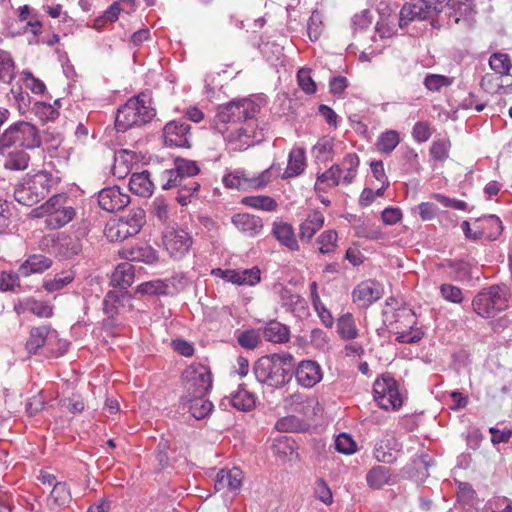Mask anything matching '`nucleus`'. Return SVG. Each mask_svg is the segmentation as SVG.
Wrapping results in <instances>:
<instances>
[{
  "instance_id": "62",
  "label": "nucleus",
  "mask_w": 512,
  "mask_h": 512,
  "mask_svg": "<svg viewBox=\"0 0 512 512\" xmlns=\"http://www.w3.org/2000/svg\"><path fill=\"white\" fill-rule=\"evenodd\" d=\"M440 293L442 297L449 302L461 303L463 301L461 289L452 284H442L440 286Z\"/></svg>"
},
{
  "instance_id": "58",
  "label": "nucleus",
  "mask_w": 512,
  "mask_h": 512,
  "mask_svg": "<svg viewBox=\"0 0 512 512\" xmlns=\"http://www.w3.org/2000/svg\"><path fill=\"white\" fill-rule=\"evenodd\" d=\"M450 277L456 281L469 280L471 278L470 264L464 260H457L450 272Z\"/></svg>"
},
{
  "instance_id": "32",
  "label": "nucleus",
  "mask_w": 512,
  "mask_h": 512,
  "mask_svg": "<svg viewBox=\"0 0 512 512\" xmlns=\"http://www.w3.org/2000/svg\"><path fill=\"white\" fill-rule=\"evenodd\" d=\"M313 152L316 154V160L320 162H327L332 160L334 155V140L328 137H322L313 147Z\"/></svg>"
},
{
  "instance_id": "9",
  "label": "nucleus",
  "mask_w": 512,
  "mask_h": 512,
  "mask_svg": "<svg viewBox=\"0 0 512 512\" xmlns=\"http://www.w3.org/2000/svg\"><path fill=\"white\" fill-rule=\"evenodd\" d=\"M137 105L138 98H130L118 109L115 118V128L118 132H125L133 126H140Z\"/></svg>"
},
{
  "instance_id": "49",
  "label": "nucleus",
  "mask_w": 512,
  "mask_h": 512,
  "mask_svg": "<svg viewBox=\"0 0 512 512\" xmlns=\"http://www.w3.org/2000/svg\"><path fill=\"white\" fill-rule=\"evenodd\" d=\"M322 28V16L317 10H315L312 12L307 23V32L310 40L316 41L322 33Z\"/></svg>"
},
{
  "instance_id": "41",
  "label": "nucleus",
  "mask_w": 512,
  "mask_h": 512,
  "mask_svg": "<svg viewBox=\"0 0 512 512\" xmlns=\"http://www.w3.org/2000/svg\"><path fill=\"white\" fill-rule=\"evenodd\" d=\"M26 310L38 317L49 318L53 315V308L47 302L36 299H27L24 303Z\"/></svg>"
},
{
  "instance_id": "35",
  "label": "nucleus",
  "mask_w": 512,
  "mask_h": 512,
  "mask_svg": "<svg viewBox=\"0 0 512 512\" xmlns=\"http://www.w3.org/2000/svg\"><path fill=\"white\" fill-rule=\"evenodd\" d=\"M490 301L491 307L495 312H500L507 307L506 298L503 289L498 285H493L484 291Z\"/></svg>"
},
{
  "instance_id": "12",
  "label": "nucleus",
  "mask_w": 512,
  "mask_h": 512,
  "mask_svg": "<svg viewBox=\"0 0 512 512\" xmlns=\"http://www.w3.org/2000/svg\"><path fill=\"white\" fill-rule=\"evenodd\" d=\"M232 223L250 237L257 236L263 229L262 219L248 213H237L232 216Z\"/></svg>"
},
{
  "instance_id": "7",
  "label": "nucleus",
  "mask_w": 512,
  "mask_h": 512,
  "mask_svg": "<svg viewBox=\"0 0 512 512\" xmlns=\"http://www.w3.org/2000/svg\"><path fill=\"white\" fill-rule=\"evenodd\" d=\"M131 202L128 194H123L117 186L102 189L98 194L99 206L107 212L122 210Z\"/></svg>"
},
{
  "instance_id": "4",
  "label": "nucleus",
  "mask_w": 512,
  "mask_h": 512,
  "mask_svg": "<svg viewBox=\"0 0 512 512\" xmlns=\"http://www.w3.org/2000/svg\"><path fill=\"white\" fill-rule=\"evenodd\" d=\"M441 8L446 26L461 25L467 30L473 27L476 14L473 0H447Z\"/></svg>"
},
{
  "instance_id": "44",
  "label": "nucleus",
  "mask_w": 512,
  "mask_h": 512,
  "mask_svg": "<svg viewBox=\"0 0 512 512\" xmlns=\"http://www.w3.org/2000/svg\"><path fill=\"white\" fill-rule=\"evenodd\" d=\"M14 62L10 54L0 49V80L11 82L14 79Z\"/></svg>"
},
{
  "instance_id": "51",
  "label": "nucleus",
  "mask_w": 512,
  "mask_h": 512,
  "mask_svg": "<svg viewBox=\"0 0 512 512\" xmlns=\"http://www.w3.org/2000/svg\"><path fill=\"white\" fill-rule=\"evenodd\" d=\"M311 70L308 68H301L297 73V80L300 88L307 94H314L317 90V85L310 76Z\"/></svg>"
},
{
  "instance_id": "27",
  "label": "nucleus",
  "mask_w": 512,
  "mask_h": 512,
  "mask_svg": "<svg viewBox=\"0 0 512 512\" xmlns=\"http://www.w3.org/2000/svg\"><path fill=\"white\" fill-rule=\"evenodd\" d=\"M337 332L343 340H352L358 337V329L351 313H345L337 319Z\"/></svg>"
},
{
  "instance_id": "18",
  "label": "nucleus",
  "mask_w": 512,
  "mask_h": 512,
  "mask_svg": "<svg viewBox=\"0 0 512 512\" xmlns=\"http://www.w3.org/2000/svg\"><path fill=\"white\" fill-rule=\"evenodd\" d=\"M50 331L51 327L48 325L32 327L30 329L29 338L25 344L28 354H37L38 350L45 345Z\"/></svg>"
},
{
  "instance_id": "26",
  "label": "nucleus",
  "mask_w": 512,
  "mask_h": 512,
  "mask_svg": "<svg viewBox=\"0 0 512 512\" xmlns=\"http://www.w3.org/2000/svg\"><path fill=\"white\" fill-rule=\"evenodd\" d=\"M305 167V150L298 148L289 154L288 166L283 178H291L300 175Z\"/></svg>"
},
{
  "instance_id": "17",
  "label": "nucleus",
  "mask_w": 512,
  "mask_h": 512,
  "mask_svg": "<svg viewBox=\"0 0 512 512\" xmlns=\"http://www.w3.org/2000/svg\"><path fill=\"white\" fill-rule=\"evenodd\" d=\"M129 188L133 194L141 197H149L153 192V183L150 180V173L144 170L140 173H133L129 180Z\"/></svg>"
},
{
  "instance_id": "16",
  "label": "nucleus",
  "mask_w": 512,
  "mask_h": 512,
  "mask_svg": "<svg viewBox=\"0 0 512 512\" xmlns=\"http://www.w3.org/2000/svg\"><path fill=\"white\" fill-rule=\"evenodd\" d=\"M135 267L130 263L119 264L112 274L111 283L115 288L127 291L134 283Z\"/></svg>"
},
{
  "instance_id": "57",
  "label": "nucleus",
  "mask_w": 512,
  "mask_h": 512,
  "mask_svg": "<svg viewBox=\"0 0 512 512\" xmlns=\"http://www.w3.org/2000/svg\"><path fill=\"white\" fill-rule=\"evenodd\" d=\"M335 449L339 453L349 455L356 451V443L354 442L350 435L346 433H341L335 439Z\"/></svg>"
},
{
  "instance_id": "24",
  "label": "nucleus",
  "mask_w": 512,
  "mask_h": 512,
  "mask_svg": "<svg viewBox=\"0 0 512 512\" xmlns=\"http://www.w3.org/2000/svg\"><path fill=\"white\" fill-rule=\"evenodd\" d=\"M229 403L239 411H249L255 406V397L240 385L237 391L231 393Z\"/></svg>"
},
{
  "instance_id": "54",
  "label": "nucleus",
  "mask_w": 512,
  "mask_h": 512,
  "mask_svg": "<svg viewBox=\"0 0 512 512\" xmlns=\"http://www.w3.org/2000/svg\"><path fill=\"white\" fill-rule=\"evenodd\" d=\"M337 233L334 230L323 232L317 239L320 244L319 251L322 254L331 252L336 247Z\"/></svg>"
},
{
  "instance_id": "53",
  "label": "nucleus",
  "mask_w": 512,
  "mask_h": 512,
  "mask_svg": "<svg viewBox=\"0 0 512 512\" xmlns=\"http://www.w3.org/2000/svg\"><path fill=\"white\" fill-rule=\"evenodd\" d=\"M170 444L168 440L161 439L155 450V457L158 462V470H163L170 466V458L168 456V450Z\"/></svg>"
},
{
  "instance_id": "47",
  "label": "nucleus",
  "mask_w": 512,
  "mask_h": 512,
  "mask_svg": "<svg viewBox=\"0 0 512 512\" xmlns=\"http://www.w3.org/2000/svg\"><path fill=\"white\" fill-rule=\"evenodd\" d=\"M453 78L439 74H428L424 79L425 87L430 91H439L442 87L450 86Z\"/></svg>"
},
{
  "instance_id": "48",
  "label": "nucleus",
  "mask_w": 512,
  "mask_h": 512,
  "mask_svg": "<svg viewBox=\"0 0 512 512\" xmlns=\"http://www.w3.org/2000/svg\"><path fill=\"white\" fill-rule=\"evenodd\" d=\"M73 279L74 275L71 272H65L60 275H56L52 280L45 281L43 283V287L48 292H54L71 283Z\"/></svg>"
},
{
  "instance_id": "6",
  "label": "nucleus",
  "mask_w": 512,
  "mask_h": 512,
  "mask_svg": "<svg viewBox=\"0 0 512 512\" xmlns=\"http://www.w3.org/2000/svg\"><path fill=\"white\" fill-rule=\"evenodd\" d=\"M191 125L184 122L170 121L163 129L164 144L166 146L190 148L189 132Z\"/></svg>"
},
{
  "instance_id": "61",
  "label": "nucleus",
  "mask_w": 512,
  "mask_h": 512,
  "mask_svg": "<svg viewBox=\"0 0 512 512\" xmlns=\"http://www.w3.org/2000/svg\"><path fill=\"white\" fill-rule=\"evenodd\" d=\"M238 343L246 349H254L258 346L261 339L255 330H246L237 337Z\"/></svg>"
},
{
  "instance_id": "50",
  "label": "nucleus",
  "mask_w": 512,
  "mask_h": 512,
  "mask_svg": "<svg viewBox=\"0 0 512 512\" xmlns=\"http://www.w3.org/2000/svg\"><path fill=\"white\" fill-rule=\"evenodd\" d=\"M236 109H238V106L236 105V100H232L226 104L219 105L217 109L216 118L221 123H235L234 116L236 115Z\"/></svg>"
},
{
  "instance_id": "34",
  "label": "nucleus",
  "mask_w": 512,
  "mask_h": 512,
  "mask_svg": "<svg viewBox=\"0 0 512 512\" xmlns=\"http://www.w3.org/2000/svg\"><path fill=\"white\" fill-rule=\"evenodd\" d=\"M242 203L265 211H273L277 208V202L272 197L265 195L244 197Z\"/></svg>"
},
{
  "instance_id": "13",
  "label": "nucleus",
  "mask_w": 512,
  "mask_h": 512,
  "mask_svg": "<svg viewBox=\"0 0 512 512\" xmlns=\"http://www.w3.org/2000/svg\"><path fill=\"white\" fill-rule=\"evenodd\" d=\"M174 163V169L164 171V174H166L167 177L170 178L171 183H174L176 179L180 177L191 179L192 176L197 175L200 171L197 163L192 160H186L181 157H177L174 160Z\"/></svg>"
},
{
  "instance_id": "31",
  "label": "nucleus",
  "mask_w": 512,
  "mask_h": 512,
  "mask_svg": "<svg viewBox=\"0 0 512 512\" xmlns=\"http://www.w3.org/2000/svg\"><path fill=\"white\" fill-rule=\"evenodd\" d=\"M342 169L338 164L332 165L327 171L317 175V181L315 184L316 192H326L325 187L322 185L327 183L329 180L332 181L333 186H338L340 183V175Z\"/></svg>"
},
{
  "instance_id": "55",
  "label": "nucleus",
  "mask_w": 512,
  "mask_h": 512,
  "mask_svg": "<svg viewBox=\"0 0 512 512\" xmlns=\"http://www.w3.org/2000/svg\"><path fill=\"white\" fill-rule=\"evenodd\" d=\"M275 427L281 432H297L301 430L302 423L298 417L289 415L279 419Z\"/></svg>"
},
{
  "instance_id": "60",
  "label": "nucleus",
  "mask_w": 512,
  "mask_h": 512,
  "mask_svg": "<svg viewBox=\"0 0 512 512\" xmlns=\"http://www.w3.org/2000/svg\"><path fill=\"white\" fill-rule=\"evenodd\" d=\"M150 212L160 221H166L168 217V204L163 196H157L150 204Z\"/></svg>"
},
{
  "instance_id": "39",
  "label": "nucleus",
  "mask_w": 512,
  "mask_h": 512,
  "mask_svg": "<svg viewBox=\"0 0 512 512\" xmlns=\"http://www.w3.org/2000/svg\"><path fill=\"white\" fill-rule=\"evenodd\" d=\"M168 285L162 280H153L137 286L136 293L141 295H167Z\"/></svg>"
},
{
  "instance_id": "64",
  "label": "nucleus",
  "mask_w": 512,
  "mask_h": 512,
  "mask_svg": "<svg viewBox=\"0 0 512 512\" xmlns=\"http://www.w3.org/2000/svg\"><path fill=\"white\" fill-rule=\"evenodd\" d=\"M315 497L326 505L333 502L332 492L324 479L320 478L315 483Z\"/></svg>"
},
{
  "instance_id": "15",
  "label": "nucleus",
  "mask_w": 512,
  "mask_h": 512,
  "mask_svg": "<svg viewBox=\"0 0 512 512\" xmlns=\"http://www.w3.org/2000/svg\"><path fill=\"white\" fill-rule=\"evenodd\" d=\"M52 259L42 254L30 255L25 262L19 267L20 275L27 277L34 273H42L52 266Z\"/></svg>"
},
{
  "instance_id": "14",
  "label": "nucleus",
  "mask_w": 512,
  "mask_h": 512,
  "mask_svg": "<svg viewBox=\"0 0 512 512\" xmlns=\"http://www.w3.org/2000/svg\"><path fill=\"white\" fill-rule=\"evenodd\" d=\"M242 471L234 467L231 470H220L217 473L215 489L217 491L227 488L229 491H236L241 487Z\"/></svg>"
},
{
  "instance_id": "56",
  "label": "nucleus",
  "mask_w": 512,
  "mask_h": 512,
  "mask_svg": "<svg viewBox=\"0 0 512 512\" xmlns=\"http://www.w3.org/2000/svg\"><path fill=\"white\" fill-rule=\"evenodd\" d=\"M142 97H144L143 94L135 97L138 98L137 112L139 111V113H137V117L140 122V126L148 123L156 115L155 109L147 106Z\"/></svg>"
},
{
  "instance_id": "21",
  "label": "nucleus",
  "mask_w": 512,
  "mask_h": 512,
  "mask_svg": "<svg viewBox=\"0 0 512 512\" xmlns=\"http://www.w3.org/2000/svg\"><path fill=\"white\" fill-rule=\"evenodd\" d=\"M263 335L269 342L284 343L289 340L290 330L286 325L276 320H271L264 327Z\"/></svg>"
},
{
  "instance_id": "45",
  "label": "nucleus",
  "mask_w": 512,
  "mask_h": 512,
  "mask_svg": "<svg viewBox=\"0 0 512 512\" xmlns=\"http://www.w3.org/2000/svg\"><path fill=\"white\" fill-rule=\"evenodd\" d=\"M122 219L129 224L132 233L138 234L145 224V210L140 207L134 208L127 217H123Z\"/></svg>"
},
{
  "instance_id": "8",
  "label": "nucleus",
  "mask_w": 512,
  "mask_h": 512,
  "mask_svg": "<svg viewBox=\"0 0 512 512\" xmlns=\"http://www.w3.org/2000/svg\"><path fill=\"white\" fill-rule=\"evenodd\" d=\"M293 376L301 386L311 388L321 381L322 372L316 361L303 360L294 368Z\"/></svg>"
},
{
  "instance_id": "42",
  "label": "nucleus",
  "mask_w": 512,
  "mask_h": 512,
  "mask_svg": "<svg viewBox=\"0 0 512 512\" xmlns=\"http://www.w3.org/2000/svg\"><path fill=\"white\" fill-rule=\"evenodd\" d=\"M492 70L496 73L507 75L512 67L511 60L507 54L494 53L489 59Z\"/></svg>"
},
{
  "instance_id": "40",
  "label": "nucleus",
  "mask_w": 512,
  "mask_h": 512,
  "mask_svg": "<svg viewBox=\"0 0 512 512\" xmlns=\"http://www.w3.org/2000/svg\"><path fill=\"white\" fill-rule=\"evenodd\" d=\"M422 6H418L416 4H405L399 13V26L400 28L406 27L409 22L413 21L416 18L422 17Z\"/></svg>"
},
{
  "instance_id": "22",
  "label": "nucleus",
  "mask_w": 512,
  "mask_h": 512,
  "mask_svg": "<svg viewBox=\"0 0 512 512\" xmlns=\"http://www.w3.org/2000/svg\"><path fill=\"white\" fill-rule=\"evenodd\" d=\"M76 215V212L71 206H62L57 208V211H53L51 215H48L45 223L50 229H59L69 223Z\"/></svg>"
},
{
  "instance_id": "36",
  "label": "nucleus",
  "mask_w": 512,
  "mask_h": 512,
  "mask_svg": "<svg viewBox=\"0 0 512 512\" xmlns=\"http://www.w3.org/2000/svg\"><path fill=\"white\" fill-rule=\"evenodd\" d=\"M236 115L234 116L235 122L247 121L252 119L257 112L255 103L247 98L236 100Z\"/></svg>"
},
{
  "instance_id": "33",
  "label": "nucleus",
  "mask_w": 512,
  "mask_h": 512,
  "mask_svg": "<svg viewBox=\"0 0 512 512\" xmlns=\"http://www.w3.org/2000/svg\"><path fill=\"white\" fill-rule=\"evenodd\" d=\"M30 156L24 150H16L8 153L4 167L9 170H25L28 167Z\"/></svg>"
},
{
  "instance_id": "59",
  "label": "nucleus",
  "mask_w": 512,
  "mask_h": 512,
  "mask_svg": "<svg viewBox=\"0 0 512 512\" xmlns=\"http://www.w3.org/2000/svg\"><path fill=\"white\" fill-rule=\"evenodd\" d=\"M402 404L403 400L399 393V388L395 389V393L389 392V394H387L382 400H378L379 407L385 410H389L390 408L392 410H397L402 406Z\"/></svg>"
},
{
  "instance_id": "28",
  "label": "nucleus",
  "mask_w": 512,
  "mask_h": 512,
  "mask_svg": "<svg viewBox=\"0 0 512 512\" xmlns=\"http://www.w3.org/2000/svg\"><path fill=\"white\" fill-rule=\"evenodd\" d=\"M181 403L184 407L187 405L188 410L197 420H201L208 416L214 407L212 402L205 397L193 398L191 401H183Z\"/></svg>"
},
{
  "instance_id": "20",
  "label": "nucleus",
  "mask_w": 512,
  "mask_h": 512,
  "mask_svg": "<svg viewBox=\"0 0 512 512\" xmlns=\"http://www.w3.org/2000/svg\"><path fill=\"white\" fill-rule=\"evenodd\" d=\"M324 216L320 211H314L301 224L299 237L302 241H310L315 233L322 228Z\"/></svg>"
},
{
  "instance_id": "25",
  "label": "nucleus",
  "mask_w": 512,
  "mask_h": 512,
  "mask_svg": "<svg viewBox=\"0 0 512 512\" xmlns=\"http://www.w3.org/2000/svg\"><path fill=\"white\" fill-rule=\"evenodd\" d=\"M391 476L392 473L390 468L378 465L368 471L366 480L371 488L380 489L385 484L390 483Z\"/></svg>"
},
{
  "instance_id": "30",
  "label": "nucleus",
  "mask_w": 512,
  "mask_h": 512,
  "mask_svg": "<svg viewBox=\"0 0 512 512\" xmlns=\"http://www.w3.org/2000/svg\"><path fill=\"white\" fill-rule=\"evenodd\" d=\"M136 234L132 233V229L127 222H124V219H119L117 223L106 228V236L110 241H123Z\"/></svg>"
},
{
  "instance_id": "52",
  "label": "nucleus",
  "mask_w": 512,
  "mask_h": 512,
  "mask_svg": "<svg viewBox=\"0 0 512 512\" xmlns=\"http://www.w3.org/2000/svg\"><path fill=\"white\" fill-rule=\"evenodd\" d=\"M479 221H482L490 227V232L488 234L485 233V236L490 240H496L504 229L500 218L496 215H489L482 219H477V222Z\"/></svg>"
},
{
  "instance_id": "63",
  "label": "nucleus",
  "mask_w": 512,
  "mask_h": 512,
  "mask_svg": "<svg viewBox=\"0 0 512 512\" xmlns=\"http://www.w3.org/2000/svg\"><path fill=\"white\" fill-rule=\"evenodd\" d=\"M238 274L240 275V283L238 285L246 284L253 286L261 280L260 269L256 266L251 269L238 270Z\"/></svg>"
},
{
  "instance_id": "3",
  "label": "nucleus",
  "mask_w": 512,
  "mask_h": 512,
  "mask_svg": "<svg viewBox=\"0 0 512 512\" xmlns=\"http://www.w3.org/2000/svg\"><path fill=\"white\" fill-rule=\"evenodd\" d=\"M182 377L185 381V392L181 396V402L206 397L212 387L211 372L206 366H190L183 372Z\"/></svg>"
},
{
  "instance_id": "1",
  "label": "nucleus",
  "mask_w": 512,
  "mask_h": 512,
  "mask_svg": "<svg viewBox=\"0 0 512 512\" xmlns=\"http://www.w3.org/2000/svg\"><path fill=\"white\" fill-rule=\"evenodd\" d=\"M295 366V359L290 353H272L254 363L253 373L259 383L281 388L291 381Z\"/></svg>"
},
{
  "instance_id": "11",
  "label": "nucleus",
  "mask_w": 512,
  "mask_h": 512,
  "mask_svg": "<svg viewBox=\"0 0 512 512\" xmlns=\"http://www.w3.org/2000/svg\"><path fill=\"white\" fill-rule=\"evenodd\" d=\"M353 301L362 307H368L381 298V291L374 281H364L358 284L352 293Z\"/></svg>"
},
{
  "instance_id": "19",
  "label": "nucleus",
  "mask_w": 512,
  "mask_h": 512,
  "mask_svg": "<svg viewBox=\"0 0 512 512\" xmlns=\"http://www.w3.org/2000/svg\"><path fill=\"white\" fill-rule=\"evenodd\" d=\"M272 233L275 238L290 250H298V242L295 238L293 227L288 223H274Z\"/></svg>"
},
{
  "instance_id": "43",
  "label": "nucleus",
  "mask_w": 512,
  "mask_h": 512,
  "mask_svg": "<svg viewBox=\"0 0 512 512\" xmlns=\"http://www.w3.org/2000/svg\"><path fill=\"white\" fill-rule=\"evenodd\" d=\"M50 499L59 507L69 503L71 500V494L67 485L62 482L54 484L50 493Z\"/></svg>"
},
{
  "instance_id": "2",
  "label": "nucleus",
  "mask_w": 512,
  "mask_h": 512,
  "mask_svg": "<svg viewBox=\"0 0 512 512\" xmlns=\"http://www.w3.org/2000/svg\"><path fill=\"white\" fill-rule=\"evenodd\" d=\"M38 128L27 121H18L10 125L0 137V148L12 146L35 149L41 145Z\"/></svg>"
},
{
  "instance_id": "46",
  "label": "nucleus",
  "mask_w": 512,
  "mask_h": 512,
  "mask_svg": "<svg viewBox=\"0 0 512 512\" xmlns=\"http://www.w3.org/2000/svg\"><path fill=\"white\" fill-rule=\"evenodd\" d=\"M81 250L82 244L78 238L65 237L60 241V251L67 258L78 255Z\"/></svg>"
},
{
  "instance_id": "37",
  "label": "nucleus",
  "mask_w": 512,
  "mask_h": 512,
  "mask_svg": "<svg viewBox=\"0 0 512 512\" xmlns=\"http://www.w3.org/2000/svg\"><path fill=\"white\" fill-rule=\"evenodd\" d=\"M473 310L480 316L492 318L496 315L495 310L491 307L490 301L486 297L484 291L478 293L472 301Z\"/></svg>"
},
{
  "instance_id": "29",
  "label": "nucleus",
  "mask_w": 512,
  "mask_h": 512,
  "mask_svg": "<svg viewBox=\"0 0 512 512\" xmlns=\"http://www.w3.org/2000/svg\"><path fill=\"white\" fill-rule=\"evenodd\" d=\"M311 290V300L315 310L317 311L322 323L327 327L331 328L334 323V319L330 313V311L325 307V305L321 302L320 297L317 292V283L312 282L310 285Z\"/></svg>"
},
{
  "instance_id": "23",
  "label": "nucleus",
  "mask_w": 512,
  "mask_h": 512,
  "mask_svg": "<svg viewBox=\"0 0 512 512\" xmlns=\"http://www.w3.org/2000/svg\"><path fill=\"white\" fill-rule=\"evenodd\" d=\"M396 388H398V383L394 377L389 373L382 374L381 377L376 379L373 385L375 401L378 403V400H382L389 392L395 393Z\"/></svg>"
},
{
  "instance_id": "10",
  "label": "nucleus",
  "mask_w": 512,
  "mask_h": 512,
  "mask_svg": "<svg viewBox=\"0 0 512 512\" xmlns=\"http://www.w3.org/2000/svg\"><path fill=\"white\" fill-rule=\"evenodd\" d=\"M173 187L178 188L177 196L175 197L176 201L180 205L186 206L188 203H190L191 197L198 192L200 184L193 179L180 177L176 179L174 183H171L170 178H168L167 182L162 186L164 190H168Z\"/></svg>"
},
{
  "instance_id": "5",
  "label": "nucleus",
  "mask_w": 512,
  "mask_h": 512,
  "mask_svg": "<svg viewBox=\"0 0 512 512\" xmlns=\"http://www.w3.org/2000/svg\"><path fill=\"white\" fill-rule=\"evenodd\" d=\"M163 243L171 256L182 257L190 249L193 240L188 232L182 229H171L164 234Z\"/></svg>"
},
{
  "instance_id": "38",
  "label": "nucleus",
  "mask_w": 512,
  "mask_h": 512,
  "mask_svg": "<svg viewBox=\"0 0 512 512\" xmlns=\"http://www.w3.org/2000/svg\"><path fill=\"white\" fill-rule=\"evenodd\" d=\"M399 141L400 138L398 132L395 130H390L380 135L376 146L380 152L390 153L396 148V146L399 144Z\"/></svg>"
}]
</instances>
